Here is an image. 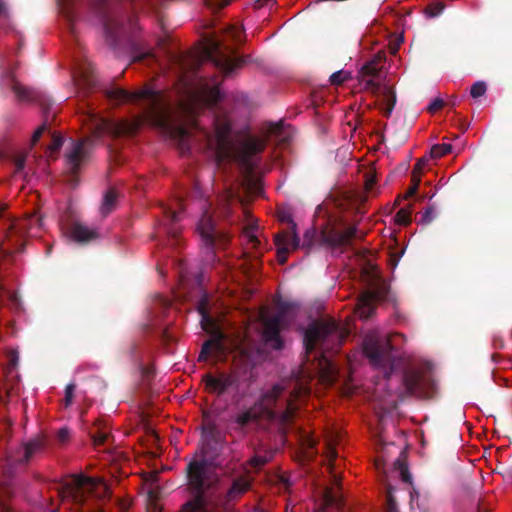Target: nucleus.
Here are the masks:
<instances>
[{
    "label": "nucleus",
    "instance_id": "1",
    "mask_svg": "<svg viewBox=\"0 0 512 512\" xmlns=\"http://www.w3.org/2000/svg\"><path fill=\"white\" fill-rule=\"evenodd\" d=\"M164 0H92L90 9L100 19L107 44L113 49L127 47L132 62L155 63L157 58L152 50L132 39L136 30V7L146 5L158 13Z\"/></svg>",
    "mask_w": 512,
    "mask_h": 512
},
{
    "label": "nucleus",
    "instance_id": "2",
    "mask_svg": "<svg viewBox=\"0 0 512 512\" xmlns=\"http://www.w3.org/2000/svg\"><path fill=\"white\" fill-rule=\"evenodd\" d=\"M214 133L201 130V137L205 149L212 155L216 166L224 161H235L247 174H251L258 167L254 156L262 153L266 142L258 138H248L236 145L231 137V123L225 117L213 119Z\"/></svg>",
    "mask_w": 512,
    "mask_h": 512
},
{
    "label": "nucleus",
    "instance_id": "3",
    "mask_svg": "<svg viewBox=\"0 0 512 512\" xmlns=\"http://www.w3.org/2000/svg\"><path fill=\"white\" fill-rule=\"evenodd\" d=\"M283 388L274 385L264 392L250 407L238 412L233 417V429L241 435H246L250 424H259L265 421L277 425L281 434L285 435L293 422L296 407L287 399L281 398Z\"/></svg>",
    "mask_w": 512,
    "mask_h": 512
},
{
    "label": "nucleus",
    "instance_id": "4",
    "mask_svg": "<svg viewBox=\"0 0 512 512\" xmlns=\"http://www.w3.org/2000/svg\"><path fill=\"white\" fill-rule=\"evenodd\" d=\"M89 117L93 122L92 135L78 140H71V145L65 152V165L71 177V182H76L77 174L81 166L88 161L90 148L93 146L96 139H99L105 133L117 137L131 136L134 135L140 127L139 121L112 122L96 115H90Z\"/></svg>",
    "mask_w": 512,
    "mask_h": 512
},
{
    "label": "nucleus",
    "instance_id": "5",
    "mask_svg": "<svg viewBox=\"0 0 512 512\" xmlns=\"http://www.w3.org/2000/svg\"><path fill=\"white\" fill-rule=\"evenodd\" d=\"M103 93L114 104L144 102V120L164 131L172 130L170 110L160 92L149 87L130 92L117 86H110L104 88Z\"/></svg>",
    "mask_w": 512,
    "mask_h": 512
},
{
    "label": "nucleus",
    "instance_id": "6",
    "mask_svg": "<svg viewBox=\"0 0 512 512\" xmlns=\"http://www.w3.org/2000/svg\"><path fill=\"white\" fill-rule=\"evenodd\" d=\"M187 489L192 498L181 509V512H215L209 492L218 482L215 469L206 459H194L186 466Z\"/></svg>",
    "mask_w": 512,
    "mask_h": 512
},
{
    "label": "nucleus",
    "instance_id": "7",
    "mask_svg": "<svg viewBox=\"0 0 512 512\" xmlns=\"http://www.w3.org/2000/svg\"><path fill=\"white\" fill-rule=\"evenodd\" d=\"M171 58L177 61L183 70L194 69L202 61H210L225 76L231 75L244 64V59L237 57L234 49L214 37L206 40L200 55L193 60L194 63L191 66L186 63L185 56L182 54L171 55Z\"/></svg>",
    "mask_w": 512,
    "mask_h": 512
},
{
    "label": "nucleus",
    "instance_id": "8",
    "mask_svg": "<svg viewBox=\"0 0 512 512\" xmlns=\"http://www.w3.org/2000/svg\"><path fill=\"white\" fill-rule=\"evenodd\" d=\"M348 336V331L333 319L314 320L305 330L304 347L307 354L317 346L325 350L338 349Z\"/></svg>",
    "mask_w": 512,
    "mask_h": 512
},
{
    "label": "nucleus",
    "instance_id": "9",
    "mask_svg": "<svg viewBox=\"0 0 512 512\" xmlns=\"http://www.w3.org/2000/svg\"><path fill=\"white\" fill-rule=\"evenodd\" d=\"M404 338L401 333L389 336L368 334L363 340V352L373 366L389 369L391 373L396 358L393 352L398 349V343Z\"/></svg>",
    "mask_w": 512,
    "mask_h": 512
},
{
    "label": "nucleus",
    "instance_id": "10",
    "mask_svg": "<svg viewBox=\"0 0 512 512\" xmlns=\"http://www.w3.org/2000/svg\"><path fill=\"white\" fill-rule=\"evenodd\" d=\"M325 455L328 461L327 468L331 475V485L323 489L322 504L316 512H341L345 510L346 503L340 485L341 479L336 472L337 452L334 440L326 442Z\"/></svg>",
    "mask_w": 512,
    "mask_h": 512
},
{
    "label": "nucleus",
    "instance_id": "11",
    "mask_svg": "<svg viewBox=\"0 0 512 512\" xmlns=\"http://www.w3.org/2000/svg\"><path fill=\"white\" fill-rule=\"evenodd\" d=\"M197 311L201 316L200 324L202 329L211 335V338L202 344L198 361H206L213 351H222L225 334L220 328L218 321L209 312V299L203 295L198 302Z\"/></svg>",
    "mask_w": 512,
    "mask_h": 512
},
{
    "label": "nucleus",
    "instance_id": "12",
    "mask_svg": "<svg viewBox=\"0 0 512 512\" xmlns=\"http://www.w3.org/2000/svg\"><path fill=\"white\" fill-rule=\"evenodd\" d=\"M357 233L358 229L356 226H351L345 231L325 228L320 233L311 228L304 233L302 247L310 250L321 246L331 248L350 246L352 241L358 238Z\"/></svg>",
    "mask_w": 512,
    "mask_h": 512
},
{
    "label": "nucleus",
    "instance_id": "13",
    "mask_svg": "<svg viewBox=\"0 0 512 512\" xmlns=\"http://www.w3.org/2000/svg\"><path fill=\"white\" fill-rule=\"evenodd\" d=\"M403 393L406 396L432 398L437 391V385L432 376L420 368H406L402 376Z\"/></svg>",
    "mask_w": 512,
    "mask_h": 512
},
{
    "label": "nucleus",
    "instance_id": "14",
    "mask_svg": "<svg viewBox=\"0 0 512 512\" xmlns=\"http://www.w3.org/2000/svg\"><path fill=\"white\" fill-rule=\"evenodd\" d=\"M279 221L289 225L288 230L275 235L274 242L277 247V259L280 264L287 261V255L291 250H296L300 245V239L296 232V223L289 212H279Z\"/></svg>",
    "mask_w": 512,
    "mask_h": 512
},
{
    "label": "nucleus",
    "instance_id": "15",
    "mask_svg": "<svg viewBox=\"0 0 512 512\" xmlns=\"http://www.w3.org/2000/svg\"><path fill=\"white\" fill-rule=\"evenodd\" d=\"M289 325L287 321V305H281L279 311L263 322L262 338L265 344L274 350H282L284 340L280 332Z\"/></svg>",
    "mask_w": 512,
    "mask_h": 512
},
{
    "label": "nucleus",
    "instance_id": "16",
    "mask_svg": "<svg viewBox=\"0 0 512 512\" xmlns=\"http://www.w3.org/2000/svg\"><path fill=\"white\" fill-rule=\"evenodd\" d=\"M69 489L77 502L83 501L86 491L95 494L99 498H109L111 496L110 488L103 480L84 475L73 477Z\"/></svg>",
    "mask_w": 512,
    "mask_h": 512
},
{
    "label": "nucleus",
    "instance_id": "17",
    "mask_svg": "<svg viewBox=\"0 0 512 512\" xmlns=\"http://www.w3.org/2000/svg\"><path fill=\"white\" fill-rule=\"evenodd\" d=\"M205 391L221 397L230 390H238L239 377L235 373L221 372L218 374L206 373L202 376Z\"/></svg>",
    "mask_w": 512,
    "mask_h": 512
},
{
    "label": "nucleus",
    "instance_id": "18",
    "mask_svg": "<svg viewBox=\"0 0 512 512\" xmlns=\"http://www.w3.org/2000/svg\"><path fill=\"white\" fill-rule=\"evenodd\" d=\"M197 230L203 244L209 248L222 247L229 242L228 235L216 228L213 217L208 210L202 215L197 225Z\"/></svg>",
    "mask_w": 512,
    "mask_h": 512
},
{
    "label": "nucleus",
    "instance_id": "19",
    "mask_svg": "<svg viewBox=\"0 0 512 512\" xmlns=\"http://www.w3.org/2000/svg\"><path fill=\"white\" fill-rule=\"evenodd\" d=\"M365 90L370 91L377 98L376 105L384 116L390 117L397 101L393 87L381 85L375 80L369 79L365 83Z\"/></svg>",
    "mask_w": 512,
    "mask_h": 512
},
{
    "label": "nucleus",
    "instance_id": "20",
    "mask_svg": "<svg viewBox=\"0 0 512 512\" xmlns=\"http://www.w3.org/2000/svg\"><path fill=\"white\" fill-rule=\"evenodd\" d=\"M45 443L42 439L36 438L23 446L19 447L12 455L8 457L11 466L22 465L28 463L35 455L42 452Z\"/></svg>",
    "mask_w": 512,
    "mask_h": 512
},
{
    "label": "nucleus",
    "instance_id": "21",
    "mask_svg": "<svg viewBox=\"0 0 512 512\" xmlns=\"http://www.w3.org/2000/svg\"><path fill=\"white\" fill-rule=\"evenodd\" d=\"M12 90L19 101L37 102L43 107L44 110L48 109L50 106L49 99L38 90L23 86L18 82L13 84Z\"/></svg>",
    "mask_w": 512,
    "mask_h": 512
},
{
    "label": "nucleus",
    "instance_id": "22",
    "mask_svg": "<svg viewBox=\"0 0 512 512\" xmlns=\"http://www.w3.org/2000/svg\"><path fill=\"white\" fill-rule=\"evenodd\" d=\"M177 205L179 206V209H173L168 206H162V213H163V228L165 232L171 236L172 238H177L179 230L177 227H174V225L180 220V214L183 211V201L181 199L177 200Z\"/></svg>",
    "mask_w": 512,
    "mask_h": 512
},
{
    "label": "nucleus",
    "instance_id": "23",
    "mask_svg": "<svg viewBox=\"0 0 512 512\" xmlns=\"http://www.w3.org/2000/svg\"><path fill=\"white\" fill-rule=\"evenodd\" d=\"M379 294L375 291L363 293L357 303V314L362 319H369L375 310V302L379 299Z\"/></svg>",
    "mask_w": 512,
    "mask_h": 512
},
{
    "label": "nucleus",
    "instance_id": "24",
    "mask_svg": "<svg viewBox=\"0 0 512 512\" xmlns=\"http://www.w3.org/2000/svg\"><path fill=\"white\" fill-rule=\"evenodd\" d=\"M75 79L77 84L86 90H91L97 86V79L94 75V69L89 62H85L79 65Z\"/></svg>",
    "mask_w": 512,
    "mask_h": 512
},
{
    "label": "nucleus",
    "instance_id": "25",
    "mask_svg": "<svg viewBox=\"0 0 512 512\" xmlns=\"http://www.w3.org/2000/svg\"><path fill=\"white\" fill-rule=\"evenodd\" d=\"M71 238L77 243H89L98 238V232L79 222L72 224L70 229Z\"/></svg>",
    "mask_w": 512,
    "mask_h": 512
},
{
    "label": "nucleus",
    "instance_id": "26",
    "mask_svg": "<svg viewBox=\"0 0 512 512\" xmlns=\"http://www.w3.org/2000/svg\"><path fill=\"white\" fill-rule=\"evenodd\" d=\"M41 226V220L35 215H30L23 219H18L10 223L11 232L19 235L20 237L24 236L33 228H39Z\"/></svg>",
    "mask_w": 512,
    "mask_h": 512
},
{
    "label": "nucleus",
    "instance_id": "27",
    "mask_svg": "<svg viewBox=\"0 0 512 512\" xmlns=\"http://www.w3.org/2000/svg\"><path fill=\"white\" fill-rule=\"evenodd\" d=\"M60 13L68 22L72 30V24L79 15L80 8L82 7L81 0H58Z\"/></svg>",
    "mask_w": 512,
    "mask_h": 512
},
{
    "label": "nucleus",
    "instance_id": "28",
    "mask_svg": "<svg viewBox=\"0 0 512 512\" xmlns=\"http://www.w3.org/2000/svg\"><path fill=\"white\" fill-rule=\"evenodd\" d=\"M90 436L95 447L108 444L112 438L108 424L99 419L95 421L94 430L90 432Z\"/></svg>",
    "mask_w": 512,
    "mask_h": 512
},
{
    "label": "nucleus",
    "instance_id": "29",
    "mask_svg": "<svg viewBox=\"0 0 512 512\" xmlns=\"http://www.w3.org/2000/svg\"><path fill=\"white\" fill-rule=\"evenodd\" d=\"M273 456L274 451L265 448H259L255 451L254 456L249 460V464L255 469H260L269 461H271Z\"/></svg>",
    "mask_w": 512,
    "mask_h": 512
},
{
    "label": "nucleus",
    "instance_id": "30",
    "mask_svg": "<svg viewBox=\"0 0 512 512\" xmlns=\"http://www.w3.org/2000/svg\"><path fill=\"white\" fill-rule=\"evenodd\" d=\"M381 57L374 58L373 60L367 62L362 68H361V82L365 86V83L369 79H373L378 76L380 72V63Z\"/></svg>",
    "mask_w": 512,
    "mask_h": 512
},
{
    "label": "nucleus",
    "instance_id": "31",
    "mask_svg": "<svg viewBox=\"0 0 512 512\" xmlns=\"http://www.w3.org/2000/svg\"><path fill=\"white\" fill-rule=\"evenodd\" d=\"M7 305L12 309H18L20 300L16 293L7 290L0 281V306Z\"/></svg>",
    "mask_w": 512,
    "mask_h": 512
},
{
    "label": "nucleus",
    "instance_id": "32",
    "mask_svg": "<svg viewBox=\"0 0 512 512\" xmlns=\"http://www.w3.org/2000/svg\"><path fill=\"white\" fill-rule=\"evenodd\" d=\"M201 93L204 101L210 106L216 105L222 98L218 86L210 87L209 85L205 84L204 87L202 88Z\"/></svg>",
    "mask_w": 512,
    "mask_h": 512
},
{
    "label": "nucleus",
    "instance_id": "33",
    "mask_svg": "<svg viewBox=\"0 0 512 512\" xmlns=\"http://www.w3.org/2000/svg\"><path fill=\"white\" fill-rule=\"evenodd\" d=\"M250 488V483L242 478L233 481L231 487L228 490L229 500H235L242 494H244Z\"/></svg>",
    "mask_w": 512,
    "mask_h": 512
},
{
    "label": "nucleus",
    "instance_id": "34",
    "mask_svg": "<svg viewBox=\"0 0 512 512\" xmlns=\"http://www.w3.org/2000/svg\"><path fill=\"white\" fill-rule=\"evenodd\" d=\"M117 198H118V194H117V191L114 188L109 189L105 193V195L103 197V202H102V205H101V213H102V215L106 216L111 211H113L115 209Z\"/></svg>",
    "mask_w": 512,
    "mask_h": 512
},
{
    "label": "nucleus",
    "instance_id": "35",
    "mask_svg": "<svg viewBox=\"0 0 512 512\" xmlns=\"http://www.w3.org/2000/svg\"><path fill=\"white\" fill-rule=\"evenodd\" d=\"M275 484L278 486L279 490L284 492H289L290 488L293 485V481L291 480L290 474L284 472L277 474L275 476Z\"/></svg>",
    "mask_w": 512,
    "mask_h": 512
},
{
    "label": "nucleus",
    "instance_id": "36",
    "mask_svg": "<svg viewBox=\"0 0 512 512\" xmlns=\"http://www.w3.org/2000/svg\"><path fill=\"white\" fill-rule=\"evenodd\" d=\"M452 151V145L448 143L435 144L430 149L431 158H441Z\"/></svg>",
    "mask_w": 512,
    "mask_h": 512
},
{
    "label": "nucleus",
    "instance_id": "37",
    "mask_svg": "<svg viewBox=\"0 0 512 512\" xmlns=\"http://www.w3.org/2000/svg\"><path fill=\"white\" fill-rule=\"evenodd\" d=\"M64 139L61 134L53 133L51 144L48 146L49 156L57 158V154L63 145Z\"/></svg>",
    "mask_w": 512,
    "mask_h": 512
},
{
    "label": "nucleus",
    "instance_id": "38",
    "mask_svg": "<svg viewBox=\"0 0 512 512\" xmlns=\"http://www.w3.org/2000/svg\"><path fill=\"white\" fill-rule=\"evenodd\" d=\"M445 9V3L442 1H436L428 4L425 9L424 13L426 17L428 18H434L439 16L443 10Z\"/></svg>",
    "mask_w": 512,
    "mask_h": 512
},
{
    "label": "nucleus",
    "instance_id": "39",
    "mask_svg": "<svg viewBox=\"0 0 512 512\" xmlns=\"http://www.w3.org/2000/svg\"><path fill=\"white\" fill-rule=\"evenodd\" d=\"M394 465L395 468L400 472L401 480L405 483L412 484V476L406 463L402 459L398 458Z\"/></svg>",
    "mask_w": 512,
    "mask_h": 512
},
{
    "label": "nucleus",
    "instance_id": "40",
    "mask_svg": "<svg viewBox=\"0 0 512 512\" xmlns=\"http://www.w3.org/2000/svg\"><path fill=\"white\" fill-rule=\"evenodd\" d=\"M233 198L232 192H229L226 197L222 200L221 205L217 210V216L221 218H227L231 214L230 202Z\"/></svg>",
    "mask_w": 512,
    "mask_h": 512
},
{
    "label": "nucleus",
    "instance_id": "41",
    "mask_svg": "<svg viewBox=\"0 0 512 512\" xmlns=\"http://www.w3.org/2000/svg\"><path fill=\"white\" fill-rule=\"evenodd\" d=\"M411 220V208H401L395 214V222L399 225L407 226Z\"/></svg>",
    "mask_w": 512,
    "mask_h": 512
},
{
    "label": "nucleus",
    "instance_id": "42",
    "mask_svg": "<svg viewBox=\"0 0 512 512\" xmlns=\"http://www.w3.org/2000/svg\"><path fill=\"white\" fill-rule=\"evenodd\" d=\"M385 512H399L396 499L393 495V488L391 486L387 489Z\"/></svg>",
    "mask_w": 512,
    "mask_h": 512
},
{
    "label": "nucleus",
    "instance_id": "43",
    "mask_svg": "<svg viewBox=\"0 0 512 512\" xmlns=\"http://www.w3.org/2000/svg\"><path fill=\"white\" fill-rule=\"evenodd\" d=\"M226 32L231 37L232 41H234L236 43L242 42L243 33H244V29L242 27H237V26L232 25L227 28Z\"/></svg>",
    "mask_w": 512,
    "mask_h": 512
},
{
    "label": "nucleus",
    "instance_id": "44",
    "mask_svg": "<svg viewBox=\"0 0 512 512\" xmlns=\"http://www.w3.org/2000/svg\"><path fill=\"white\" fill-rule=\"evenodd\" d=\"M486 90H487V86H486L485 82L477 81L472 85L471 90H470V95L473 98H479L486 93Z\"/></svg>",
    "mask_w": 512,
    "mask_h": 512
},
{
    "label": "nucleus",
    "instance_id": "45",
    "mask_svg": "<svg viewBox=\"0 0 512 512\" xmlns=\"http://www.w3.org/2000/svg\"><path fill=\"white\" fill-rule=\"evenodd\" d=\"M420 183H421L420 177L411 175V186L406 191L404 198L407 199L409 197L414 196L418 191V187H419Z\"/></svg>",
    "mask_w": 512,
    "mask_h": 512
},
{
    "label": "nucleus",
    "instance_id": "46",
    "mask_svg": "<svg viewBox=\"0 0 512 512\" xmlns=\"http://www.w3.org/2000/svg\"><path fill=\"white\" fill-rule=\"evenodd\" d=\"M205 5L213 10H220L228 6L232 0H204Z\"/></svg>",
    "mask_w": 512,
    "mask_h": 512
},
{
    "label": "nucleus",
    "instance_id": "47",
    "mask_svg": "<svg viewBox=\"0 0 512 512\" xmlns=\"http://www.w3.org/2000/svg\"><path fill=\"white\" fill-rule=\"evenodd\" d=\"M429 159L426 157L420 158L414 165L411 175L418 176L421 178L423 170L428 163Z\"/></svg>",
    "mask_w": 512,
    "mask_h": 512
},
{
    "label": "nucleus",
    "instance_id": "48",
    "mask_svg": "<svg viewBox=\"0 0 512 512\" xmlns=\"http://www.w3.org/2000/svg\"><path fill=\"white\" fill-rule=\"evenodd\" d=\"M176 132L180 138V141H181V146H182V150L184 151L185 149H189V146L186 145V140H188L190 138V132L188 129H186L185 127H178L176 129Z\"/></svg>",
    "mask_w": 512,
    "mask_h": 512
},
{
    "label": "nucleus",
    "instance_id": "49",
    "mask_svg": "<svg viewBox=\"0 0 512 512\" xmlns=\"http://www.w3.org/2000/svg\"><path fill=\"white\" fill-rule=\"evenodd\" d=\"M76 389V385L74 383H69L65 387V397H64V405L68 407L71 405L74 397V391Z\"/></svg>",
    "mask_w": 512,
    "mask_h": 512
},
{
    "label": "nucleus",
    "instance_id": "50",
    "mask_svg": "<svg viewBox=\"0 0 512 512\" xmlns=\"http://www.w3.org/2000/svg\"><path fill=\"white\" fill-rule=\"evenodd\" d=\"M347 78L348 76L346 75V73H344L343 71H337L330 76L329 80L330 83L333 85H341Z\"/></svg>",
    "mask_w": 512,
    "mask_h": 512
},
{
    "label": "nucleus",
    "instance_id": "51",
    "mask_svg": "<svg viewBox=\"0 0 512 512\" xmlns=\"http://www.w3.org/2000/svg\"><path fill=\"white\" fill-rule=\"evenodd\" d=\"M26 157H27L26 154H18L14 158V165H15L16 172H20L24 169L25 163H26Z\"/></svg>",
    "mask_w": 512,
    "mask_h": 512
},
{
    "label": "nucleus",
    "instance_id": "52",
    "mask_svg": "<svg viewBox=\"0 0 512 512\" xmlns=\"http://www.w3.org/2000/svg\"><path fill=\"white\" fill-rule=\"evenodd\" d=\"M47 130V126L46 124H42L41 126H39L35 132L33 133L32 135V138H31V143L32 145H35L39 139L41 138V136L43 135V133Z\"/></svg>",
    "mask_w": 512,
    "mask_h": 512
},
{
    "label": "nucleus",
    "instance_id": "53",
    "mask_svg": "<svg viewBox=\"0 0 512 512\" xmlns=\"http://www.w3.org/2000/svg\"><path fill=\"white\" fill-rule=\"evenodd\" d=\"M445 102L440 99L436 98L434 101L428 106V111L431 113H435L439 109H441L444 106Z\"/></svg>",
    "mask_w": 512,
    "mask_h": 512
},
{
    "label": "nucleus",
    "instance_id": "54",
    "mask_svg": "<svg viewBox=\"0 0 512 512\" xmlns=\"http://www.w3.org/2000/svg\"><path fill=\"white\" fill-rule=\"evenodd\" d=\"M376 184V179L374 176H367L365 180V190L367 192H371Z\"/></svg>",
    "mask_w": 512,
    "mask_h": 512
},
{
    "label": "nucleus",
    "instance_id": "55",
    "mask_svg": "<svg viewBox=\"0 0 512 512\" xmlns=\"http://www.w3.org/2000/svg\"><path fill=\"white\" fill-rule=\"evenodd\" d=\"M9 19V12L4 3L0 0V21H7Z\"/></svg>",
    "mask_w": 512,
    "mask_h": 512
},
{
    "label": "nucleus",
    "instance_id": "56",
    "mask_svg": "<svg viewBox=\"0 0 512 512\" xmlns=\"http://www.w3.org/2000/svg\"><path fill=\"white\" fill-rule=\"evenodd\" d=\"M433 209L432 208H427L426 211L424 212L423 216H422V219H421V222L423 223H430L433 219Z\"/></svg>",
    "mask_w": 512,
    "mask_h": 512
},
{
    "label": "nucleus",
    "instance_id": "57",
    "mask_svg": "<svg viewBox=\"0 0 512 512\" xmlns=\"http://www.w3.org/2000/svg\"><path fill=\"white\" fill-rule=\"evenodd\" d=\"M57 437L60 442H65L69 438V430L61 428L57 433Z\"/></svg>",
    "mask_w": 512,
    "mask_h": 512
},
{
    "label": "nucleus",
    "instance_id": "58",
    "mask_svg": "<svg viewBox=\"0 0 512 512\" xmlns=\"http://www.w3.org/2000/svg\"><path fill=\"white\" fill-rule=\"evenodd\" d=\"M276 1L275 0H256L255 3H254V7L255 8H261L265 5H269L271 4L272 6L275 5Z\"/></svg>",
    "mask_w": 512,
    "mask_h": 512
},
{
    "label": "nucleus",
    "instance_id": "59",
    "mask_svg": "<svg viewBox=\"0 0 512 512\" xmlns=\"http://www.w3.org/2000/svg\"><path fill=\"white\" fill-rule=\"evenodd\" d=\"M493 347L495 349H502L504 347L503 339L499 336H494L493 337Z\"/></svg>",
    "mask_w": 512,
    "mask_h": 512
},
{
    "label": "nucleus",
    "instance_id": "60",
    "mask_svg": "<svg viewBox=\"0 0 512 512\" xmlns=\"http://www.w3.org/2000/svg\"><path fill=\"white\" fill-rule=\"evenodd\" d=\"M505 478H506V480L512 482V467L506 470Z\"/></svg>",
    "mask_w": 512,
    "mask_h": 512
},
{
    "label": "nucleus",
    "instance_id": "61",
    "mask_svg": "<svg viewBox=\"0 0 512 512\" xmlns=\"http://www.w3.org/2000/svg\"><path fill=\"white\" fill-rule=\"evenodd\" d=\"M250 242L253 243L254 247H257L260 243L255 235H250Z\"/></svg>",
    "mask_w": 512,
    "mask_h": 512
},
{
    "label": "nucleus",
    "instance_id": "62",
    "mask_svg": "<svg viewBox=\"0 0 512 512\" xmlns=\"http://www.w3.org/2000/svg\"><path fill=\"white\" fill-rule=\"evenodd\" d=\"M148 496H149V499H150L151 501H155V500H156V498H157V496H156V494H155V492H154L153 490H150V491H149Z\"/></svg>",
    "mask_w": 512,
    "mask_h": 512
},
{
    "label": "nucleus",
    "instance_id": "63",
    "mask_svg": "<svg viewBox=\"0 0 512 512\" xmlns=\"http://www.w3.org/2000/svg\"><path fill=\"white\" fill-rule=\"evenodd\" d=\"M6 208H7V205L5 203L0 202V217L3 215Z\"/></svg>",
    "mask_w": 512,
    "mask_h": 512
},
{
    "label": "nucleus",
    "instance_id": "64",
    "mask_svg": "<svg viewBox=\"0 0 512 512\" xmlns=\"http://www.w3.org/2000/svg\"><path fill=\"white\" fill-rule=\"evenodd\" d=\"M279 130H280L279 126H278V125H275V127H274V128H273V130H272V133L277 134Z\"/></svg>",
    "mask_w": 512,
    "mask_h": 512
}]
</instances>
